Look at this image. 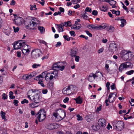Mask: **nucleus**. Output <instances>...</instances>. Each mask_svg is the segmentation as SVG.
Wrapping results in <instances>:
<instances>
[{"label":"nucleus","mask_w":134,"mask_h":134,"mask_svg":"<svg viewBox=\"0 0 134 134\" xmlns=\"http://www.w3.org/2000/svg\"><path fill=\"white\" fill-rule=\"evenodd\" d=\"M107 29L109 32H112L114 31L115 29L114 27L112 26H108L107 28Z\"/></svg>","instance_id":"nucleus-21"},{"label":"nucleus","mask_w":134,"mask_h":134,"mask_svg":"<svg viewBox=\"0 0 134 134\" xmlns=\"http://www.w3.org/2000/svg\"><path fill=\"white\" fill-rule=\"evenodd\" d=\"M64 38V39L68 41H69L70 40V38H71V37H68V36L66 35H64L63 36Z\"/></svg>","instance_id":"nucleus-43"},{"label":"nucleus","mask_w":134,"mask_h":134,"mask_svg":"<svg viewBox=\"0 0 134 134\" xmlns=\"http://www.w3.org/2000/svg\"><path fill=\"white\" fill-rule=\"evenodd\" d=\"M78 51V49L76 48H72L70 50V55L72 57H75Z\"/></svg>","instance_id":"nucleus-18"},{"label":"nucleus","mask_w":134,"mask_h":134,"mask_svg":"<svg viewBox=\"0 0 134 134\" xmlns=\"http://www.w3.org/2000/svg\"><path fill=\"white\" fill-rule=\"evenodd\" d=\"M92 10L90 8L88 7H87L85 9V11L86 12H88L91 13L92 12Z\"/></svg>","instance_id":"nucleus-45"},{"label":"nucleus","mask_w":134,"mask_h":134,"mask_svg":"<svg viewBox=\"0 0 134 134\" xmlns=\"http://www.w3.org/2000/svg\"><path fill=\"white\" fill-rule=\"evenodd\" d=\"M18 101L17 100H14V105L16 106H17L18 105Z\"/></svg>","instance_id":"nucleus-56"},{"label":"nucleus","mask_w":134,"mask_h":134,"mask_svg":"<svg viewBox=\"0 0 134 134\" xmlns=\"http://www.w3.org/2000/svg\"><path fill=\"white\" fill-rule=\"evenodd\" d=\"M14 18L15 24L17 25H21L24 23V20L22 18L19 16H16Z\"/></svg>","instance_id":"nucleus-11"},{"label":"nucleus","mask_w":134,"mask_h":134,"mask_svg":"<svg viewBox=\"0 0 134 134\" xmlns=\"http://www.w3.org/2000/svg\"><path fill=\"white\" fill-rule=\"evenodd\" d=\"M25 43V42H24L23 41H20L16 42L15 43L14 46V49H18L20 48L21 46L23 47Z\"/></svg>","instance_id":"nucleus-12"},{"label":"nucleus","mask_w":134,"mask_h":134,"mask_svg":"<svg viewBox=\"0 0 134 134\" xmlns=\"http://www.w3.org/2000/svg\"><path fill=\"white\" fill-rule=\"evenodd\" d=\"M1 116L2 117V119H4L5 120H6V119L5 118V114L4 112L3 111H1Z\"/></svg>","instance_id":"nucleus-29"},{"label":"nucleus","mask_w":134,"mask_h":134,"mask_svg":"<svg viewBox=\"0 0 134 134\" xmlns=\"http://www.w3.org/2000/svg\"><path fill=\"white\" fill-rule=\"evenodd\" d=\"M108 25L105 23H102L101 24V30L102 29H107L108 27Z\"/></svg>","instance_id":"nucleus-27"},{"label":"nucleus","mask_w":134,"mask_h":134,"mask_svg":"<svg viewBox=\"0 0 134 134\" xmlns=\"http://www.w3.org/2000/svg\"><path fill=\"white\" fill-rule=\"evenodd\" d=\"M75 24L76 26V30H79L81 28V24H79L77 21H75Z\"/></svg>","instance_id":"nucleus-30"},{"label":"nucleus","mask_w":134,"mask_h":134,"mask_svg":"<svg viewBox=\"0 0 134 134\" xmlns=\"http://www.w3.org/2000/svg\"><path fill=\"white\" fill-rule=\"evenodd\" d=\"M110 87L111 90H114L116 88L115 84L114 83H113L112 85Z\"/></svg>","instance_id":"nucleus-49"},{"label":"nucleus","mask_w":134,"mask_h":134,"mask_svg":"<svg viewBox=\"0 0 134 134\" xmlns=\"http://www.w3.org/2000/svg\"><path fill=\"white\" fill-rule=\"evenodd\" d=\"M75 60L77 62H79V60L80 57L79 56L76 55L75 56Z\"/></svg>","instance_id":"nucleus-53"},{"label":"nucleus","mask_w":134,"mask_h":134,"mask_svg":"<svg viewBox=\"0 0 134 134\" xmlns=\"http://www.w3.org/2000/svg\"><path fill=\"white\" fill-rule=\"evenodd\" d=\"M40 66L41 65L40 64H34L32 65V67L33 68H36Z\"/></svg>","instance_id":"nucleus-38"},{"label":"nucleus","mask_w":134,"mask_h":134,"mask_svg":"<svg viewBox=\"0 0 134 134\" xmlns=\"http://www.w3.org/2000/svg\"><path fill=\"white\" fill-rule=\"evenodd\" d=\"M2 99L5 100L7 99V96L5 93H3L2 96Z\"/></svg>","instance_id":"nucleus-41"},{"label":"nucleus","mask_w":134,"mask_h":134,"mask_svg":"<svg viewBox=\"0 0 134 134\" xmlns=\"http://www.w3.org/2000/svg\"><path fill=\"white\" fill-rule=\"evenodd\" d=\"M123 126H114V128L118 131H121L123 128Z\"/></svg>","instance_id":"nucleus-25"},{"label":"nucleus","mask_w":134,"mask_h":134,"mask_svg":"<svg viewBox=\"0 0 134 134\" xmlns=\"http://www.w3.org/2000/svg\"><path fill=\"white\" fill-rule=\"evenodd\" d=\"M120 20L121 24L120 26L121 27H123L124 26L125 24L126 23V21L124 19H121Z\"/></svg>","instance_id":"nucleus-26"},{"label":"nucleus","mask_w":134,"mask_h":134,"mask_svg":"<svg viewBox=\"0 0 134 134\" xmlns=\"http://www.w3.org/2000/svg\"><path fill=\"white\" fill-rule=\"evenodd\" d=\"M57 26V27L58 29L59 32H62L63 31V26L61 24L56 25Z\"/></svg>","instance_id":"nucleus-23"},{"label":"nucleus","mask_w":134,"mask_h":134,"mask_svg":"<svg viewBox=\"0 0 134 134\" xmlns=\"http://www.w3.org/2000/svg\"><path fill=\"white\" fill-rule=\"evenodd\" d=\"M87 13L85 12V13L81 14V15L83 18L85 20H87L88 19V17L86 15Z\"/></svg>","instance_id":"nucleus-28"},{"label":"nucleus","mask_w":134,"mask_h":134,"mask_svg":"<svg viewBox=\"0 0 134 134\" xmlns=\"http://www.w3.org/2000/svg\"><path fill=\"white\" fill-rule=\"evenodd\" d=\"M48 90L47 89L43 90L42 91V93L44 94H46Z\"/></svg>","instance_id":"nucleus-54"},{"label":"nucleus","mask_w":134,"mask_h":134,"mask_svg":"<svg viewBox=\"0 0 134 134\" xmlns=\"http://www.w3.org/2000/svg\"><path fill=\"white\" fill-rule=\"evenodd\" d=\"M39 42L40 43H42L45 44L46 45H47V43L46 42L43 40H40L39 41Z\"/></svg>","instance_id":"nucleus-61"},{"label":"nucleus","mask_w":134,"mask_h":134,"mask_svg":"<svg viewBox=\"0 0 134 134\" xmlns=\"http://www.w3.org/2000/svg\"><path fill=\"white\" fill-rule=\"evenodd\" d=\"M100 126H91L92 128L94 131L98 130L100 128Z\"/></svg>","instance_id":"nucleus-32"},{"label":"nucleus","mask_w":134,"mask_h":134,"mask_svg":"<svg viewBox=\"0 0 134 134\" xmlns=\"http://www.w3.org/2000/svg\"><path fill=\"white\" fill-rule=\"evenodd\" d=\"M76 87L72 85L65 87L63 90V93L64 94L69 95L74 92Z\"/></svg>","instance_id":"nucleus-6"},{"label":"nucleus","mask_w":134,"mask_h":134,"mask_svg":"<svg viewBox=\"0 0 134 134\" xmlns=\"http://www.w3.org/2000/svg\"><path fill=\"white\" fill-rule=\"evenodd\" d=\"M69 100V98L68 97H66L63 100V102L64 103L68 102Z\"/></svg>","instance_id":"nucleus-55"},{"label":"nucleus","mask_w":134,"mask_h":134,"mask_svg":"<svg viewBox=\"0 0 134 134\" xmlns=\"http://www.w3.org/2000/svg\"><path fill=\"white\" fill-rule=\"evenodd\" d=\"M53 69L54 70H60L61 71H63L65 68V66H60L57 63L54 64L53 66Z\"/></svg>","instance_id":"nucleus-15"},{"label":"nucleus","mask_w":134,"mask_h":134,"mask_svg":"<svg viewBox=\"0 0 134 134\" xmlns=\"http://www.w3.org/2000/svg\"><path fill=\"white\" fill-rule=\"evenodd\" d=\"M108 41V40L107 39L104 38H103V39L102 40V42L104 43H106Z\"/></svg>","instance_id":"nucleus-64"},{"label":"nucleus","mask_w":134,"mask_h":134,"mask_svg":"<svg viewBox=\"0 0 134 134\" xmlns=\"http://www.w3.org/2000/svg\"><path fill=\"white\" fill-rule=\"evenodd\" d=\"M38 30L40 31V32L42 33H43L45 32L44 28L43 26H38Z\"/></svg>","instance_id":"nucleus-24"},{"label":"nucleus","mask_w":134,"mask_h":134,"mask_svg":"<svg viewBox=\"0 0 134 134\" xmlns=\"http://www.w3.org/2000/svg\"><path fill=\"white\" fill-rule=\"evenodd\" d=\"M105 68L108 71H109V69H108L109 68V66L108 64H106L105 65Z\"/></svg>","instance_id":"nucleus-62"},{"label":"nucleus","mask_w":134,"mask_h":134,"mask_svg":"<svg viewBox=\"0 0 134 134\" xmlns=\"http://www.w3.org/2000/svg\"><path fill=\"white\" fill-rule=\"evenodd\" d=\"M54 126H52V127H51V126H47L46 128L48 130H53L55 129V128L54 127Z\"/></svg>","instance_id":"nucleus-47"},{"label":"nucleus","mask_w":134,"mask_h":134,"mask_svg":"<svg viewBox=\"0 0 134 134\" xmlns=\"http://www.w3.org/2000/svg\"><path fill=\"white\" fill-rule=\"evenodd\" d=\"M98 12L97 10H93L92 12V14L94 15H97L98 14Z\"/></svg>","instance_id":"nucleus-50"},{"label":"nucleus","mask_w":134,"mask_h":134,"mask_svg":"<svg viewBox=\"0 0 134 134\" xmlns=\"http://www.w3.org/2000/svg\"><path fill=\"white\" fill-rule=\"evenodd\" d=\"M111 123L113 125L115 126H124V123L121 121H117L116 120H114L112 121Z\"/></svg>","instance_id":"nucleus-19"},{"label":"nucleus","mask_w":134,"mask_h":134,"mask_svg":"<svg viewBox=\"0 0 134 134\" xmlns=\"http://www.w3.org/2000/svg\"><path fill=\"white\" fill-rule=\"evenodd\" d=\"M55 111V112L53 113V115L56 118H58L59 117L60 119H62L65 117L66 113L61 109H58Z\"/></svg>","instance_id":"nucleus-5"},{"label":"nucleus","mask_w":134,"mask_h":134,"mask_svg":"<svg viewBox=\"0 0 134 134\" xmlns=\"http://www.w3.org/2000/svg\"><path fill=\"white\" fill-rule=\"evenodd\" d=\"M74 99L76 100V102L77 104H81L82 102V99L80 97V96Z\"/></svg>","instance_id":"nucleus-22"},{"label":"nucleus","mask_w":134,"mask_h":134,"mask_svg":"<svg viewBox=\"0 0 134 134\" xmlns=\"http://www.w3.org/2000/svg\"><path fill=\"white\" fill-rule=\"evenodd\" d=\"M134 72V70H131L129 71H127L126 73V74L127 75H130L133 74Z\"/></svg>","instance_id":"nucleus-31"},{"label":"nucleus","mask_w":134,"mask_h":134,"mask_svg":"<svg viewBox=\"0 0 134 134\" xmlns=\"http://www.w3.org/2000/svg\"><path fill=\"white\" fill-rule=\"evenodd\" d=\"M108 3H109L111 5H115L116 3V2L113 0H109Z\"/></svg>","instance_id":"nucleus-34"},{"label":"nucleus","mask_w":134,"mask_h":134,"mask_svg":"<svg viewBox=\"0 0 134 134\" xmlns=\"http://www.w3.org/2000/svg\"><path fill=\"white\" fill-rule=\"evenodd\" d=\"M101 126H105L106 125V121L103 119H101Z\"/></svg>","instance_id":"nucleus-33"},{"label":"nucleus","mask_w":134,"mask_h":134,"mask_svg":"<svg viewBox=\"0 0 134 134\" xmlns=\"http://www.w3.org/2000/svg\"><path fill=\"white\" fill-rule=\"evenodd\" d=\"M80 0H72L71 2L73 4H76L80 2Z\"/></svg>","instance_id":"nucleus-39"},{"label":"nucleus","mask_w":134,"mask_h":134,"mask_svg":"<svg viewBox=\"0 0 134 134\" xmlns=\"http://www.w3.org/2000/svg\"><path fill=\"white\" fill-rule=\"evenodd\" d=\"M72 11L69 10L68 11V15L71 16L72 14Z\"/></svg>","instance_id":"nucleus-59"},{"label":"nucleus","mask_w":134,"mask_h":134,"mask_svg":"<svg viewBox=\"0 0 134 134\" xmlns=\"http://www.w3.org/2000/svg\"><path fill=\"white\" fill-rule=\"evenodd\" d=\"M10 30L9 29L7 30L6 32H5V34L7 35L8 36L10 34Z\"/></svg>","instance_id":"nucleus-57"},{"label":"nucleus","mask_w":134,"mask_h":134,"mask_svg":"<svg viewBox=\"0 0 134 134\" xmlns=\"http://www.w3.org/2000/svg\"><path fill=\"white\" fill-rule=\"evenodd\" d=\"M42 73L39 76H37L36 77V79L38 80V83L40 84L43 87H44L45 86L44 84L43 83V81H42L44 77V76H43L42 75Z\"/></svg>","instance_id":"nucleus-16"},{"label":"nucleus","mask_w":134,"mask_h":134,"mask_svg":"<svg viewBox=\"0 0 134 134\" xmlns=\"http://www.w3.org/2000/svg\"><path fill=\"white\" fill-rule=\"evenodd\" d=\"M42 76H44L46 80L49 79L51 80L53 78L56 79L58 76V72L57 71L49 72L45 71L42 73Z\"/></svg>","instance_id":"nucleus-4"},{"label":"nucleus","mask_w":134,"mask_h":134,"mask_svg":"<svg viewBox=\"0 0 134 134\" xmlns=\"http://www.w3.org/2000/svg\"><path fill=\"white\" fill-rule=\"evenodd\" d=\"M92 116H87L86 117V119L87 121L88 122H90L92 119L91 118Z\"/></svg>","instance_id":"nucleus-40"},{"label":"nucleus","mask_w":134,"mask_h":134,"mask_svg":"<svg viewBox=\"0 0 134 134\" xmlns=\"http://www.w3.org/2000/svg\"><path fill=\"white\" fill-rule=\"evenodd\" d=\"M99 72H96L95 74L92 73L88 75L87 79L90 82H92L95 79L96 77H98V73Z\"/></svg>","instance_id":"nucleus-10"},{"label":"nucleus","mask_w":134,"mask_h":134,"mask_svg":"<svg viewBox=\"0 0 134 134\" xmlns=\"http://www.w3.org/2000/svg\"><path fill=\"white\" fill-rule=\"evenodd\" d=\"M41 54V50L38 49H34L31 52L32 57L34 59H36Z\"/></svg>","instance_id":"nucleus-9"},{"label":"nucleus","mask_w":134,"mask_h":134,"mask_svg":"<svg viewBox=\"0 0 134 134\" xmlns=\"http://www.w3.org/2000/svg\"><path fill=\"white\" fill-rule=\"evenodd\" d=\"M36 116L39 121H42L46 118V113L44 109H41L36 114Z\"/></svg>","instance_id":"nucleus-8"},{"label":"nucleus","mask_w":134,"mask_h":134,"mask_svg":"<svg viewBox=\"0 0 134 134\" xmlns=\"http://www.w3.org/2000/svg\"><path fill=\"white\" fill-rule=\"evenodd\" d=\"M41 92L38 90L32 89L29 90L27 93V97L30 100L33 102L39 103L41 97L40 96Z\"/></svg>","instance_id":"nucleus-1"},{"label":"nucleus","mask_w":134,"mask_h":134,"mask_svg":"<svg viewBox=\"0 0 134 134\" xmlns=\"http://www.w3.org/2000/svg\"><path fill=\"white\" fill-rule=\"evenodd\" d=\"M59 10L60 11V12H64V8L62 7H60L59 8Z\"/></svg>","instance_id":"nucleus-63"},{"label":"nucleus","mask_w":134,"mask_h":134,"mask_svg":"<svg viewBox=\"0 0 134 134\" xmlns=\"http://www.w3.org/2000/svg\"><path fill=\"white\" fill-rule=\"evenodd\" d=\"M100 28V26L99 25H95L94 26V29H99Z\"/></svg>","instance_id":"nucleus-58"},{"label":"nucleus","mask_w":134,"mask_h":134,"mask_svg":"<svg viewBox=\"0 0 134 134\" xmlns=\"http://www.w3.org/2000/svg\"><path fill=\"white\" fill-rule=\"evenodd\" d=\"M23 46L24 47L22 50L23 53L24 55L28 54L30 52V46L26 44L24 45V44Z\"/></svg>","instance_id":"nucleus-14"},{"label":"nucleus","mask_w":134,"mask_h":134,"mask_svg":"<svg viewBox=\"0 0 134 134\" xmlns=\"http://www.w3.org/2000/svg\"><path fill=\"white\" fill-rule=\"evenodd\" d=\"M70 33L71 36H72L74 37L76 35L75 32L74 31H70Z\"/></svg>","instance_id":"nucleus-46"},{"label":"nucleus","mask_w":134,"mask_h":134,"mask_svg":"<svg viewBox=\"0 0 134 134\" xmlns=\"http://www.w3.org/2000/svg\"><path fill=\"white\" fill-rule=\"evenodd\" d=\"M120 55L121 60L124 61L130 60L134 56L132 53L129 50H122L120 52Z\"/></svg>","instance_id":"nucleus-3"},{"label":"nucleus","mask_w":134,"mask_h":134,"mask_svg":"<svg viewBox=\"0 0 134 134\" xmlns=\"http://www.w3.org/2000/svg\"><path fill=\"white\" fill-rule=\"evenodd\" d=\"M109 50L111 52H114L117 50V45L114 43H110L109 47Z\"/></svg>","instance_id":"nucleus-17"},{"label":"nucleus","mask_w":134,"mask_h":134,"mask_svg":"<svg viewBox=\"0 0 134 134\" xmlns=\"http://www.w3.org/2000/svg\"><path fill=\"white\" fill-rule=\"evenodd\" d=\"M29 103V101L28 100H27L26 99H24L21 102V103L22 104H24V103Z\"/></svg>","instance_id":"nucleus-44"},{"label":"nucleus","mask_w":134,"mask_h":134,"mask_svg":"<svg viewBox=\"0 0 134 134\" xmlns=\"http://www.w3.org/2000/svg\"><path fill=\"white\" fill-rule=\"evenodd\" d=\"M40 21L35 18L30 17L27 19L25 23L26 28L31 30H35L37 29V25L40 24Z\"/></svg>","instance_id":"nucleus-2"},{"label":"nucleus","mask_w":134,"mask_h":134,"mask_svg":"<svg viewBox=\"0 0 134 134\" xmlns=\"http://www.w3.org/2000/svg\"><path fill=\"white\" fill-rule=\"evenodd\" d=\"M40 104L38 102H33L29 104V105L30 107L34 108L38 107Z\"/></svg>","instance_id":"nucleus-20"},{"label":"nucleus","mask_w":134,"mask_h":134,"mask_svg":"<svg viewBox=\"0 0 134 134\" xmlns=\"http://www.w3.org/2000/svg\"><path fill=\"white\" fill-rule=\"evenodd\" d=\"M61 44V43L60 42H58L57 44L55 45V46L56 47H59L60 45Z\"/></svg>","instance_id":"nucleus-60"},{"label":"nucleus","mask_w":134,"mask_h":134,"mask_svg":"<svg viewBox=\"0 0 134 134\" xmlns=\"http://www.w3.org/2000/svg\"><path fill=\"white\" fill-rule=\"evenodd\" d=\"M85 32L90 37H92V35L91 33H90L89 31L87 30H86Z\"/></svg>","instance_id":"nucleus-51"},{"label":"nucleus","mask_w":134,"mask_h":134,"mask_svg":"<svg viewBox=\"0 0 134 134\" xmlns=\"http://www.w3.org/2000/svg\"><path fill=\"white\" fill-rule=\"evenodd\" d=\"M21 53L20 52L18 51L16 52L17 56L19 58L21 57Z\"/></svg>","instance_id":"nucleus-52"},{"label":"nucleus","mask_w":134,"mask_h":134,"mask_svg":"<svg viewBox=\"0 0 134 134\" xmlns=\"http://www.w3.org/2000/svg\"><path fill=\"white\" fill-rule=\"evenodd\" d=\"M107 7L106 6H103L102 7V9H101V11L105 12L107 10Z\"/></svg>","instance_id":"nucleus-42"},{"label":"nucleus","mask_w":134,"mask_h":134,"mask_svg":"<svg viewBox=\"0 0 134 134\" xmlns=\"http://www.w3.org/2000/svg\"><path fill=\"white\" fill-rule=\"evenodd\" d=\"M76 116L77 117V120H82V116H80L79 115H77Z\"/></svg>","instance_id":"nucleus-48"},{"label":"nucleus","mask_w":134,"mask_h":134,"mask_svg":"<svg viewBox=\"0 0 134 134\" xmlns=\"http://www.w3.org/2000/svg\"><path fill=\"white\" fill-rule=\"evenodd\" d=\"M117 93L115 92L110 93L108 97L109 101L110 103L113 102L115 100L116 97Z\"/></svg>","instance_id":"nucleus-13"},{"label":"nucleus","mask_w":134,"mask_h":134,"mask_svg":"<svg viewBox=\"0 0 134 134\" xmlns=\"http://www.w3.org/2000/svg\"><path fill=\"white\" fill-rule=\"evenodd\" d=\"M14 31V32H18L19 30V28L18 27H16L14 26H13Z\"/></svg>","instance_id":"nucleus-36"},{"label":"nucleus","mask_w":134,"mask_h":134,"mask_svg":"<svg viewBox=\"0 0 134 134\" xmlns=\"http://www.w3.org/2000/svg\"><path fill=\"white\" fill-rule=\"evenodd\" d=\"M23 78L25 80H27L30 79L28 75H25L23 76Z\"/></svg>","instance_id":"nucleus-37"},{"label":"nucleus","mask_w":134,"mask_h":134,"mask_svg":"<svg viewBox=\"0 0 134 134\" xmlns=\"http://www.w3.org/2000/svg\"><path fill=\"white\" fill-rule=\"evenodd\" d=\"M133 67L132 63L129 62H127L122 63L119 68V71L121 72L124 69H132Z\"/></svg>","instance_id":"nucleus-7"},{"label":"nucleus","mask_w":134,"mask_h":134,"mask_svg":"<svg viewBox=\"0 0 134 134\" xmlns=\"http://www.w3.org/2000/svg\"><path fill=\"white\" fill-rule=\"evenodd\" d=\"M30 9L31 10L34 9H34L36 10L37 9V8H36V5L35 4H34L33 5H30Z\"/></svg>","instance_id":"nucleus-35"}]
</instances>
